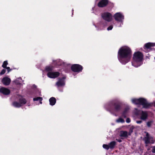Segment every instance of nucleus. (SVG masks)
<instances>
[{
	"label": "nucleus",
	"mask_w": 155,
	"mask_h": 155,
	"mask_svg": "<svg viewBox=\"0 0 155 155\" xmlns=\"http://www.w3.org/2000/svg\"><path fill=\"white\" fill-rule=\"evenodd\" d=\"M131 55V51L129 47H123L118 51V58L121 63L125 64L130 61Z\"/></svg>",
	"instance_id": "obj_1"
},
{
	"label": "nucleus",
	"mask_w": 155,
	"mask_h": 155,
	"mask_svg": "<svg viewBox=\"0 0 155 155\" xmlns=\"http://www.w3.org/2000/svg\"><path fill=\"white\" fill-rule=\"evenodd\" d=\"M143 58V55L142 53L139 51L135 52L132 61V65L135 67L140 66L142 64Z\"/></svg>",
	"instance_id": "obj_2"
},
{
	"label": "nucleus",
	"mask_w": 155,
	"mask_h": 155,
	"mask_svg": "<svg viewBox=\"0 0 155 155\" xmlns=\"http://www.w3.org/2000/svg\"><path fill=\"white\" fill-rule=\"evenodd\" d=\"M131 101L133 103L135 104L142 105L143 107L144 108H148L151 106L150 104L148 103L145 99L143 98L132 99Z\"/></svg>",
	"instance_id": "obj_3"
},
{
	"label": "nucleus",
	"mask_w": 155,
	"mask_h": 155,
	"mask_svg": "<svg viewBox=\"0 0 155 155\" xmlns=\"http://www.w3.org/2000/svg\"><path fill=\"white\" fill-rule=\"evenodd\" d=\"M53 68L51 66H47L45 68V70L48 71L47 74L48 77L50 78H55L59 75V73L58 72H53L51 71L52 70Z\"/></svg>",
	"instance_id": "obj_4"
},
{
	"label": "nucleus",
	"mask_w": 155,
	"mask_h": 155,
	"mask_svg": "<svg viewBox=\"0 0 155 155\" xmlns=\"http://www.w3.org/2000/svg\"><path fill=\"white\" fill-rule=\"evenodd\" d=\"M19 98V103L16 101L13 102L12 104L14 107H19L26 103V100L22 97L20 96Z\"/></svg>",
	"instance_id": "obj_5"
},
{
	"label": "nucleus",
	"mask_w": 155,
	"mask_h": 155,
	"mask_svg": "<svg viewBox=\"0 0 155 155\" xmlns=\"http://www.w3.org/2000/svg\"><path fill=\"white\" fill-rule=\"evenodd\" d=\"M114 18L115 20L121 22L123 24V22L124 18V15L120 12H117L114 15Z\"/></svg>",
	"instance_id": "obj_6"
},
{
	"label": "nucleus",
	"mask_w": 155,
	"mask_h": 155,
	"mask_svg": "<svg viewBox=\"0 0 155 155\" xmlns=\"http://www.w3.org/2000/svg\"><path fill=\"white\" fill-rule=\"evenodd\" d=\"M135 113L136 115L139 114L140 119L142 120H145L148 117V114L147 111H141L139 114L138 111H136Z\"/></svg>",
	"instance_id": "obj_7"
},
{
	"label": "nucleus",
	"mask_w": 155,
	"mask_h": 155,
	"mask_svg": "<svg viewBox=\"0 0 155 155\" xmlns=\"http://www.w3.org/2000/svg\"><path fill=\"white\" fill-rule=\"evenodd\" d=\"M101 16L104 19L107 21H110L112 19L111 14L108 12H105L102 14Z\"/></svg>",
	"instance_id": "obj_8"
},
{
	"label": "nucleus",
	"mask_w": 155,
	"mask_h": 155,
	"mask_svg": "<svg viewBox=\"0 0 155 155\" xmlns=\"http://www.w3.org/2000/svg\"><path fill=\"white\" fill-rule=\"evenodd\" d=\"M71 69L74 72H79L82 71L83 68L81 65L79 64H74L71 66Z\"/></svg>",
	"instance_id": "obj_9"
},
{
	"label": "nucleus",
	"mask_w": 155,
	"mask_h": 155,
	"mask_svg": "<svg viewBox=\"0 0 155 155\" xmlns=\"http://www.w3.org/2000/svg\"><path fill=\"white\" fill-rule=\"evenodd\" d=\"M116 143L115 142L113 141L110 142L108 145L104 144L103 145V148L107 150L109 149H113L114 148L116 145Z\"/></svg>",
	"instance_id": "obj_10"
},
{
	"label": "nucleus",
	"mask_w": 155,
	"mask_h": 155,
	"mask_svg": "<svg viewBox=\"0 0 155 155\" xmlns=\"http://www.w3.org/2000/svg\"><path fill=\"white\" fill-rule=\"evenodd\" d=\"M0 93L4 95H7L10 93V91L9 89L5 87H0Z\"/></svg>",
	"instance_id": "obj_11"
},
{
	"label": "nucleus",
	"mask_w": 155,
	"mask_h": 155,
	"mask_svg": "<svg viewBox=\"0 0 155 155\" xmlns=\"http://www.w3.org/2000/svg\"><path fill=\"white\" fill-rule=\"evenodd\" d=\"M65 78L64 77H63L61 79H59L58 81L56 83V85L57 87H62L64 85L65 81L64 79Z\"/></svg>",
	"instance_id": "obj_12"
},
{
	"label": "nucleus",
	"mask_w": 155,
	"mask_h": 155,
	"mask_svg": "<svg viewBox=\"0 0 155 155\" xmlns=\"http://www.w3.org/2000/svg\"><path fill=\"white\" fill-rule=\"evenodd\" d=\"M11 80L9 78L6 77L4 78L2 80V83L5 85H8L11 82Z\"/></svg>",
	"instance_id": "obj_13"
},
{
	"label": "nucleus",
	"mask_w": 155,
	"mask_h": 155,
	"mask_svg": "<svg viewBox=\"0 0 155 155\" xmlns=\"http://www.w3.org/2000/svg\"><path fill=\"white\" fill-rule=\"evenodd\" d=\"M146 136L144 138V140L145 143L148 144L150 143L151 140L152 139V138L150 137L147 132H146Z\"/></svg>",
	"instance_id": "obj_14"
},
{
	"label": "nucleus",
	"mask_w": 155,
	"mask_h": 155,
	"mask_svg": "<svg viewBox=\"0 0 155 155\" xmlns=\"http://www.w3.org/2000/svg\"><path fill=\"white\" fill-rule=\"evenodd\" d=\"M108 3V1L107 0H101L98 4V5L99 7H103L105 6Z\"/></svg>",
	"instance_id": "obj_15"
},
{
	"label": "nucleus",
	"mask_w": 155,
	"mask_h": 155,
	"mask_svg": "<svg viewBox=\"0 0 155 155\" xmlns=\"http://www.w3.org/2000/svg\"><path fill=\"white\" fill-rule=\"evenodd\" d=\"M49 101L50 105L53 106L55 104L56 102V100L54 97H52L49 99Z\"/></svg>",
	"instance_id": "obj_16"
},
{
	"label": "nucleus",
	"mask_w": 155,
	"mask_h": 155,
	"mask_svg": "<svg viewBox=\"0 0 155 155\" xmlns=\"http://www.w3.org/2000/svg\"><path fill=\"white\" fill-rule=\"evenodd\" d=\"M128 108H126L124 110L121 116L122 117L124 118H126L127 117L128 112Z\"/></svg>",
	"instance_id": "obj_17"
},
{
	"label": "nucleus",
	"mask_w": 155,
	"mask_h": 155,
	"mask_svg": "<svg viewBox=\"0 0 155 155\" xmlns=\"http://www.w3.org/2000/svg\"><path fill=\"white\" fill-rule=\"evenodd\" d=\"M155 46V43H148L145 45V47L147 49H149L151 47Z\"/></svg>",
	"instance_id": "obj_18"
},
{
	"label": "nucleus",
	"mask_w": 155,
	"mask_h": 155,
	"mask_svg": "<svg viewBox=\"0 0 155 155\" xmlns=\"http://www.w3.org/2000/svg\"><path fill=\"white\" fill-rule=\"evenodd\" d=\"M114 106V104L112 103L108 104L107 105H106L105 107L107 110H109L111 112L112 110V107Z\"/></svg>",
	"instance_id": "obj_19"
},
{
	"label": "nucleus",
	"mask_w": 155,
	"mask_h": 155,
	"mask_svg": "<svg viewBox=\"0 0 155 155\" xmlns=\"http://www.w3.org/2000/svg\"><path fill=\"white\" fill-rule=\"evenodd\" d=\"M42 100V98L40 97H35L33 99V100L34 101H38L40 104H42V102L41 101Z\"/></svg>",
	"instance_id": "obj_20"
},
{
	"label": "nucleus",
	"mask_w": 155,
	"mask_h": 155,
	"mask_svg": "<svg viewBox=\"0 0 155 155\" xmlns=\"http://www.w3.org/2000/svg\"><path fill=\"white\" fill-rule=\"evenodd\" d=\"M16 84L18 85L21 84V79L20 78H18L14 81Z\"/></svg>",
	"instance_id": "obj_21"
},
{
	"label": "nucleus",
	"mask_w": 155,
	"mask_h": 155,
	"mask_svg": "<svg viewBox=\"0 0 155 155\" xmlns=\"http://www.w3.org/2000/svg\"><path fill=\"white\" fill-rule=\"evenodd\" d=\"M122 116L117 119L116 121L117 123H124L125 122L124 120L122 118Z\"/></svg>",
	"instance_id": "obj_22"
},
{
	"label": "nucleus",
	"mask_w": 155,
	"mask_h": 155,
	"mask_svg": "<svg viewBox=\"0 0 155 155\" xmlns=\"http://www.w3.org/2000/svg\"><path fill=\"white\" fill-rule=\"evenodd\" d=\"M128 133L126 131H122L120 132V136L122 137H126L127 136Z\"/></svg>",
	"instance_id": "obj_23"
},
{
	"label": "nucleus",
	"mask_w": 155,
	"mask_h": 155,
	"mask_svg": "<svg viewBox=\"0 0 155 155\" xmlns=\"http://www.w3.org/2000/svg\"><path fill=\"white\" fill-rule=\"evenodd\" d=\"M115 108L114 110V111L115 112L118 111L120 109V106L119 105L117 104L114 105Z\"/></svg>",
	"instance_id": "obj_24"
},
{
	"label": "nucleus",
	"mask_w": 155,
	"mask_h": 155,
	"mask_svg": "<svg viewBox=\"0 0 155 155\" xmlns=\"http://www.w3.org/2000/svg\"><path fill=\"white\" fill-rule=\"evenodd\" d=\"M153 121L152 120H150L148 121L147 123V125L148 127H150L153 123Z\"/></svg>",
	"instance_id": "obj_25"
},
{
	"label": "nucleus",
	"mask_w": 155,
	"mask_h": 155,
	"mask_svg": "<svg viewBox=\"0 0 155 155\" xmlns=\"http://www.w3.org/2000/svg\"><path fill=\"white\" fill-rule=\"evenodd\" d=\"M106 25V24H104L102 22H101L99 25V27L101 29L104 28V26Z\"/></svg>",
	"instance_id": "obj_26"
},
{
	"label": "nucleus",
	"mask_w": 155,
	"mask_h": 155,
	"mask_svg": "<svg viewBox=\"0 0 155 155\" xmlns=\"http://www.w3.org/2000/svg\"><path fill=\"white\" fill-rule=\"evenodd\" d=\"M8 64V63L7 61H4L2 66L4 68H6V66Z\"/></svg>",
	"instance_id": "obj_27"
},
{
	"label": "nucleus",
	"mask_w": 155,
	"mask_h": 155,
	"mask_svg": "<svg viewBox=\"0 0 155 155\" xmlns=\"http://www.w3.org/2000/svg\"><path fill=\"white\" fill-rule=\"evenodd\" d=\"M113 28V26L112 25H111L110 26L107 28V30L108 31L111 30Z\"/></svg>",
	"instance_id": "obj_28"
},
{
	"label": "nucleus",
	"mask_w": 155,
	"mask_h": 155,
	"mask_svg": "<svg viewBox=\"0 0 155 155\" xmlns=\"http://www.w3.org/2000/svg\"><path fill=\"white\" fill-rule=\"evenodd\" d=\"M5 69H3L0 73V75H3L5 74Z\"/></svg>",
	"instance_id": "obj_29"
},
{
	"label": "nucleus",
	"mask_w": 155,
	"mask_h": 155,
	"mask_svg": "<svg viewBox=\"0 0 155 155\" xmlns=\"http://www.w3.org/2000/svg\"><path fill=\"white\" fill-rule=\"evenodd\" d=\"M57 64L58 65H60L61 64V61L60 60H58L57 61Z\"/></svg>",
	"instance_id": "obj_30"
},
{
	"label": "nucleus",
	"mask_w": 155,
	"mask_h": 155,
	"mask_svg": "<svg viewBox=\"0 0 155 155\" xmlns=\"http://www.w3.org/2000/svg\"><path fill=\"white\" fill-rule=\"evenodd\" d=\"M126 122L127 123H129L130 122V119L129 118H127L126 120Z\"/></svg>",
	"instance_id": "obj_31"
},
{
	"label": "nucleus",
	"mask_w": 155,
	"mask_h": 155,
	"mask_svg": "<svg viewBox=\"0 0 155 155\" xmlns=\"http://www.w3.org/2000/svg\"><path fill=\"white\" fill-rule=\"evenodd\" d=\"M152 152L153 153H155V146L152 148Z\"/></svg>",
	"instance_id": "obj_32"
},
{
	"label": "nucleus",
	"mask_w": 155,
	"mask_h": 155,
	"mask_svg": "<svg viewBox=\"0 0 155 155\" xmlns=\"http://www.w3.org/2000/svg\"><path fill=\"white\" fill-rule=\"evenodd\" d=\"M6 68L7 69V70L8 72H9V71H10L11 70V69H10V68L9 67H7Z\"/></svg>",
	"instance_id": "obj_33"
},
{
	"label": "nucleus",
	"mask_w": 155,
	"mask_h": 155,
	"mask_svg": "<svg viewBox=\"0 0 155 155\" xmlns=\"http://www.w3.org/2000/svg\"><path fill=\"white\" fill-rule=\"evenodd\" d=\"M136 122V123L137 124H140L142 122V121H141V120H140V121H137Z\"/></svg>",
	"instance_id": "obj_34"
},
{
	"label": "nucleus",
	"mask_w": 155,
	"mask_h": 155,
	"mask_svg": "<svg viewBox=\"0 0 155 155\" xmlns=\"http://www.w3.org/2000/svg\"><path fill=\"white\" fill-rule=\"evenodd\" d=\"M117 141L119 142H121V140H117Z\"/></svg>",
	"instance_id": "obj_35"
},
{
	"label": "nucleus",
	"mask_w": 155,
	"mask_h": 155,
	"mask_svg": "<svg viewBox=\"0 0 155 155\" xmlns=\"http://www.w3.org/2000/svg\"><path fill=\"white\" fill-rule=\"evenodd\" d=\"M33 86L34 87H35V88L36 87V85H33Z\"/></svg>",
	"instance_id": "obj_36"
},
{
	"label": "nucleus",
	"mask_w": 155,
	"mask_h": 155,
	"mask_svg": "<svg viewBox=\"0 0 155 155\" xmlns=\"http://www.w3.org/2000/svg\"><path fill=\"white\" fill-rule=\"evenodd\" d=\"M73 11H74V10H73V9H72V15H73Z\"/></svg>",
	"instance_id": "obj_37"
},
{
	"label": "nucleus",
	"mask_w": 155,
	"mask_h": 155,
	"mask_svg": "<svg viewBox=\"0 0 155 155\" xmlns=\"http://www.w3.org/2000/svg\"><path fill=\"white\" fill-rule=\"evenodd\" d=\"M135 110H137V109H136H136H135Z\"/></svg>",
	"instance_id": "obj_38"
},
{
	"label": "nucleus",
	"mask_w": 155,
	"mask_h": 155,
	"mask_svg": "<svg viewBox=\"0 0 155 155\" xmlns=\"http://www.w3.org/2000/svg\"><path fill=\"white\" fill-rule=\"evenodd\" d=\"M115 116H117V115H116V114H115Z\"/></svg>",
	"instance_id": "obj_39"
}]
</instances>
